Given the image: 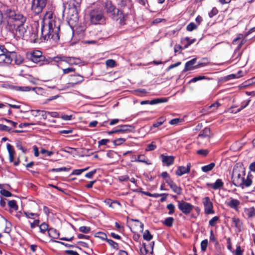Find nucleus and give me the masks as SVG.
I'll return each mask as SVG.
<instances>
[{"mask_svg": "<svg viewBox=\"0 0 255 255\" xmlns=\"http://www.w3.org/2000/svg\"><path fill=\"white\" fill-rule=\"evenodd\" d=\"M245 169L240 164H237L232 172V179L233 184L237 187L242 188L250 186L253 183V176L249 173L245 178Z\"/></svg>", "mask_w": 255, "mask_h": 255, "instance_id": "obj_1", "label": "nucleus"}, {"mask_svg": "<svg viewBox=\"0 0 255 255\" xmlns=\"http://www.w3.org/2000/svg\"><path fill=\"white\" fill-rule=\"evenodd\" d=\"M52 22H49L48 25H42L41 27V34L45 40L53 39L54 40L59 39V32L60 27L55 26V29L53 27Z\"/></svg>", "mask_w": 255, "mask_h": 255, "instance_id": "obj_2", "label": "nucleus"}, {"mask_svg": "<svg viewBox=\"0 0 255 255\" xmlns=\"http://www.w3.org/2000/svg\"><path fill=\"white\" fill-rule=\"evenodd\" d=\"M105 9L109 17L113 20H119L121 25H124L123 14L120 13L118 9L111 1H108L105 4Z\"/></svg>", "mask_w": 255, "mask_h": 255, "instance_id": "obj_3", "label": "nucleus"}, {"mask_svg": "<svg viewBox=\"0 0 255 255\" xmlns=\"http://www.w3.org/2000/svg\"><path fill=\"white\" fill-rule=\"evenodd\" d=\"M89 15L90 21L93 24H102L105 23L106 17L102 9H93L90 10Z\"/></svg>", "mask_w": 255, "mask_h": 255, "instance_id": "obj_4", "label": "nucleus"}, {"mask_svg": "<svg viewBox=\"0 0 255 255\" xmlns=\"http://www.w3.org/2000/svg\"><path fill=\"white\" fill-rule=\"evenodd\" d=\"M132 7V3L131 0H121L118 3V9L120 11V13H122L123 15L124 25L126 24V17L129 13Z\"/></svg>", "mask_w": 255, "mask_h": 255, "instance_id": "obj_5", "label": "nucleus"}, {"mask_svg": "<svg viewBox=\"0 0 255 255\" xmlns=\"http://www.w3.org/2000/svg\"><path fill=\"white\" fill-rule=\"evenodd\" d=\"M27 58L35 63L43 62L42 64H48L50 62L51 59H46L45 56L42 55V53L39 50H34L27 54Z\"/></svg>", "mask_w": 255, "mask_h": 255, "instance_id": "obj_6", "label": "nucleus"}, {"mask_svg": "<svg viewBox=\"0 0 255 255\" xmlns=\"http://www.w3.org/2000/svg\"><path fill=\"white\" fill-rule=\"evenodd\" d=\"M47 0H32L31 10L36 14L41 13L45 7Z\"/></svg>", "mask_w": 255, "mask_h": 255, "instance_id": "obj_7", "label": "nucleus"}, {"mask_svg": "<svg viewBox=\"0 0 255 255\" xmlns=\"http://www.w3.org/2000/svg\"><path fill=\"white\" fill-rule=\"evenodd\" d=\"M178 209L185 215L189 214L194 208V206L188 202L183 200L177 201Z\"/></svg>", "mask_w": 255, "mask_h": 255, "instance_id": "obj_8", "label": "nucleus"}, {"mask_svg": "<svg viewBox=\"0 0 255 255\" xmlns=\"http://www.w3.org/2000/svg\"><path fill=\"white\" fill-rule=\"evenodd\" d=\"M13 59L11 56V53L5 48L4 50L0 52V65H8L11 63Z\"/></svg>", "mask_w": 255, "mask_h": 255, "instance_id": "obj_9", "label": "nucleus"}, {"mask_svg": "<svg viewBox=\"0 0 255 255\" xmlns=\"http://www.w3.org/2000/svg\"><path fill=\"white\" fill-rule=\"evenodd\" d=\"M202 202L204 207V212L206 214L209 215L214 213L213 209V203L209 197L204 198Z\"/></svg>", "mask_w": 255, "mask_h": 255, "instance_id": "obj_10", "label": "nucleus"}, {"mask_svg": "<svg viewBox=\"0 0 255 255\" xmlns=\"http://www.w3.org/2000/svg\"><path fill=\"white\" fill-rule=\"evenodd\" d=\"M81 1L82 0H70L69 1V10L73 13V15H74V14H75L76 18H77Z\"/></svg>", "mask_w": 255, "mask_h": 255, "instance_id": "obj_11", "label": "nucleus"}, {"mask_svg": "<svg viewBox=\"0 0 255 255\" xmlns=\"http://www.w3.org/2000/svg\"><path fill=\"white\" fill-rule=\"evenodd\" d=\"M191 167V164L190 163H187L186 167L179 166L178 167L175 173L177 176H181L185 174L189 173L190 171Z\"/></svg>", "mask_w": 255, "mask_h": 255, "instance_id": "obj_12", "label": "nucleus"}, {"mask_svg": "<svg viewBox=\"0 0 255 255\" xmlns=\"http://www.w3.org/2000/svg\"><path fill=\"white\" fill-rule=\"evenodd\" d=\"M159 157L164 165L169 166L174 163L175 157L173 156L165 155L162 154Z\"/></svg>", "mask_w": 255, "mask_h": 255, "instance_id": "obj_13", "label": "nucleus"}, {"mask_svg": "<svg viewBox=\"0 0 255 255\" xmlns=\"http://www.w3.org/2000/svg\"><path fill=\"white\" fill-rule=\"evenodd\" d=\"M225 204L227 206L237 211L240 204V201L237 199L231 198L225 201Z\"/></svg>", "mask_w": 255, "mask_h": 255, "instance_id": "obj_14", "label": "nucleus"}, {"mask_svg": "<svg viewBox=\"0 0 255 255\" xmlns=\"http://www.w3.org/2000/svg\"><path fill=\"white\" fill-rule=\"evenodd\" d=\"M24 23H20L19 24H14L15 27V34L18 37H21L24 36L26 32V29L24 26Z\"/></svg>", "mask_w": 255, "mask_h": 255, "instance_id": "obj_15", "label": "nucleus"}, {"mask_svg": "<svg viewBox=\"0 0 255 255\" xmlns=\"http://www.w3.org/2000/svg\"><path fill=\"white\" fill-rule=\"evenodd\" d=\"M196 58H193L185 63V67L183 70L184 72L192 70L199 67V65L194 66L196 62Z\"/></svg>", "mask_w": 255, "mask_h": 255, "instance_id": "obj_16", "label": "nucleus"}, {"mask_svg": "<svg viewBox=\"0 0 255 255\" xmlns=\"http://www.w3.org/2000/svg\"><path fill=\"white\" fill-rule=\"evenodd\" d=\"M167 184L169 186L172 191L177 195H181L182 193V189L177 186L176 184L173 181L170 180L167 181Z\"/></svg>", "mask_w": 255, "mask_h": 255, "instance_id": "obj_17", "label": "nucleus"}, {"mask_svg": "<svg viewBox=\"0 0 255 255\" xmlns=\"http://www.w3.org/2000/svg\"><path fill=\"white\" fill-rule=\"evenodd\" d=\"M30 112L31 113V115L35 117L41 116L43 120H46L47 119V111H46L31 110H30Z\"/></svg>", "mask_w": 255, "mask_h": 255, "instance_id": "obj_18", "label": "nucleus"}, {"mask_svg": "<svg viewBox=\"0 0 255 255\" xmlns=\"http://www.w3.org/2000/svg\"><path fill=\"white\" fill-rule=\"evenodd\" d=\"M220 106H221V104L219 102H216L215 103L212 104L209 106L205 107L203 109V110L207 114H208L214 112L217 109V108Z\"/></svg>", "mask_w": 255, "mask_h": 255, "instance_id": "obj_19", "label": "nucleus"}, {"mask_svg": "<svg viewBox=\"0 0 255 255\" xmlns=\"http://www.w3.org/2000/svg\"><path fill=\"white\" fill-rule=\"evenodd\" d=\"M1 8L2 9V10L4 12L5 15H6L9 18L12 19L16 12L13 9H12L11 8L6 6H2L1 7Z\"/></svg>", "mask_w": 255, "mask_h": 255, "instance_id": "obj_20", "label": "nucleus"}, {"mask_svg": "<svg viewBox=\"0 0 255 255\" xmlns=\"http://www.w3.org/2000/svg\"><path fill=\"white\" fill-rule=\"evenodd\" d=\"M7 149L9 154V160L10 162L14 161V156L15 155V150L13 146L9 143L6 144Z\"/></svg>", "mask_w": 255, "mask_h": 255, "instance_id": "obj_21", "label": "nucleus"}, {"mask_svg": "<svg viewBox=\"0 0 255 255\" xmlns=\"http://www.w3.org/2000/svg\"><path fill=\"white\" fill-rule=\"evenodd\" d=\"M66 60V62L71 65H78L82 62V60L80 58L74 57H67Z\"/></svg>", "mask_w": 255, "mask_h": 255, "instance_id": "obj_22", "label": "nucleus"}, {"mask_svg": "<svg viewBox=\"0 0 255 255\" xmlns=\"http://www.w3.org/2000/svg\"><path fill=\"white\" fill-rule=\"evenodd\" d=\"M196 39H190L188 37H186L181 39V43L184 45L183 49L187 48L189 45L194 43Z\"/></svg>", "mask_w": 255, "mask_h": 255, "instance_id": "obj_23", "label": "nucleus"}, {"mask_svg": "<svg viewBox=\"0 0 255 255\" xmlns=\"http://www.w3.org/2000/svg\"><path fill=\"white\" fill-rule=\"evenodd\" d=\"M223 185L222 180L220 179H217L214 183H207V186L210 187L214 190L220 188Z\"/></svg>", "mask_w": 255, "mask_h": 255, "instance_id": "obj_24", "label": "nucleus"}, {"mask_svg": "<svg viewBox=\"0 0 255 255\" xmlns=\"http://www.w3.org/2000/svg\"><path fill=\"white\" fill-rule=\"evenodd\" d=\"M48 233L49 237L53 239H58L60 235L58 231L54 228H50L48 230Z\"/></svg>", "mask_w": 255, "mask_h": 255, "instance_id": "obj_25", "label": "nucleus"}, {"mask_svg": "<svg viewBox=\"0 0 255 255\" xmlns=\"http://www.w3.org/2000/svg\"><path fill=\"white\" fill-rule=\"evenodd\" d=\"M72 76L73 77L72 79V81H73L72 84L73 85L80 84L84 80V77L79 74L74 75Z\"/></svg>", "mask_w": 255, "mask_h": 255, "instance_id": "obj_26", "label": "nucleus"}, {"mask_svg": "<svg viewBox=\"0 0 255 255\" xmlns=\"http://www.w3.org/2000/svg\"><path fill=\"white\" fill-rule=\"evenodd\" d=\"M12 19L15 21H19L20 23H25L26 18L22 14L15 12Z\"/></svg>", "mask_w": 255, "mask_h": 255, "instance_id": "obj_27", "label": "nucleus"}, {"mask_svg": "<svg viewBox=\"0 0 255 255\" xmlns=\"http://www.w3.org/2000/svg\"><path fill=\"white\" fill-rule=\"evenodd\" d=\"M242 71H239L238 72L237 74H232L231 75H229L227 76L224 77V81H228L231 79H236V78H239L242 76Z\"/></svg>", "mask_w": 255, "mask_h": 255, "instance_id": "obj_28", "label": "nucleus"}, {"mask_svg": "<svg viewBox=\"0 0 255 255\" xmlns=\"http://www.w3.org/2000/svg\"><path fill=\"white\" fill-rule=\"evenodd\" d=\"M251 102V100L250 99H249L247 101H243L242 103H241V107L237 109V110L235 112V113H237V112H240L241 110L245 108L246 107H247L250 102ZM229 112L230 113H233L234 112V111L233 110H232L231 109V110H229Z\"/></svg>", "mask_w": 255, "mask_h": 255, "instance_id": "obj_29", "label": "nucleus"}, {"mask_svg": "<svg viewBox=\"0 0 255 255\" xmlns=\"http://www.w3.org/2000/svg\"><path fill=\"white\" fill-rule=\"evenodd\" d=\"M210 133V129L208 128H205L200 132V133L198 135V136L202 138L208 137L209 136Z\"/></svg>", "mask_w": 255, "mask_h": 255, "instance_id": "obj_30", "label": "nucleus"}, {"mask_svg": "<svg viewBox=\"0 0 255 255\" xmlns=\"http://www.w3.org/2000/svg\"><path fill=\"white\" fill-rule=\"evenodd\" d=\"M215 166V164L213 162H212L208 165L202 166L201 169L204 172H208L212 170Z\"/></svg>", "mask_w": 255, "mask_h": 255, "instance_id": "obj_31", "label": "nucleus"}, {"mask_svg": "<svg viewBox=\"0 0 255 255\" xmlns=\"http://www.w3.org/2000/svg\"><path fill=\"white\" fill-rule=\"evenodd\" d=\"M167 99L165 98H156L154 99L151 101H150V105H154L157 104L161 103H165L167 102Z\"/></svg>", "mask_w": 255, "mask_h": 255, "instance_id": "obj_32", "label": "nucleus"}, {"mask_svg": "<svg viewBox=\"0 0 255 255\" xmlns=\"http://www.w3.org/2000/svg\"><path fill=\"white\" fill-rule=\"evenodd\" d=\"M143 238L144 240L150 241L153 238V236L150 234L149 230H145L143 233Z\"/></svg>", "mask_w": 255, "mask_h": 255, "instance_id": "obj_33", "label": "nucleus"}, {"mask_svg": "<svg viewBox=\"0 0 255 255\" xmlns=\"http://www.w3.org/2000/svg\"><path fill=\"white\" fill-rule=\"evenodd\" d=\"M51 59V62L52 61H54L56 62H58L59 61H64V62H66L67 60V56H55L54 57H53L52 58V59L50 58Z\"/></svg>", "mask_w": 255, "mask_h": 255, "instance_id": "obj_34", "label": "nucleus"}, {"mask_svg": "<svg viewBox=\"0 0 255 255\" xmlns=\"http://www.w3.org/2000/svg\"><path fill=\"white\" fill-rule=\"evenodd\" d=\"M140 252L142 255H146L149 252V250L146 247L145 243H142L140 247Z\"/></svg>", "mask_w": 255, "mask_h": 255, "instance_id": "obj_35", "label": "nucleus"}, {"mask_svg": "<svg viewBox=\"0 0 255 255\" xmlns=\"http://www.w3.org/2000/svg\"><path fill=\"white\" fill-rule=\"evenodd\" d=\"M7 202H8V205L9 207V208L13 209L15 211H16L18 210V207L16 204V201L12 200L7 201Z\"/></svg>", "mask_w": 255, "mask_h": 255, "instance_id": "obj_36", "label": "nucleus"}, {"mask_svg": "<svg viewBox=\"0 0 255 255\" xmlns=\"http://www.w3.org/2000/svg\"><path fill=\"white\" fill-rule=\"evenodd\" d=\"M173 222L174 219L172 217H168L162 223L166 226L170 227L172 226Z\"/></svg>", "mask_w": 255, "mask_h": 255, "instance_id": "obj_37", "label": "nucleus"}, {"mask_svg": "<svg viewBox=\"0 0 255 255\" xmlns=\"http://www.w3.org/2000/svg\"><path fill=\"white\" fill-rule=\"evenodd\" d=\"M198 27V25L195 24L194 22H190L186 27V30L188 31H192L196 29Z\"/></svg>", "mask_w": 255, "mask_h": 255, "instance_id": "obj_38", "label": "nucleus"}, {"mask_svg": "<svg viewBox=\"0 0 255 255\" xmlns=\"http://www.w3.org/2000/svg\"><path fill=\"white\" fill-rule=\"evenodd\" d=\"M24 214L27 218L31 219H36V217H38V214L36 213H30L29 212H24Z\"/></svg>", "mask_w": 255, "mask_h": 255, "instance_id": "obj_39", "label": "nucleus"}, {"mask_svg": "<svg viewBox=\"0 0 255 255\" xmlns=\"http://www.w3.org/2000/svg\"><path fill=\"white\" fill-rule=\"evenodd\" d=\"M107 242L113 249L117 250L119 249L118 244L114 242L113 240L108 239Z\"/></svg>", "mask_w": 255, "mask_h": 255, "instance_id": "obj_40", "label": "nucleus"}, {"mask_svg": "<svg viewBox=\"0 0 255 255\" xmlns=\"http://www.w3.org/2000/svg\"><path fill=\"white\" fill-rule=\"evenodd\" d=\"M137 162H143L145 163L147 165L150 164V162H148L147 161L145 160L144 158V155L142 154H139L137 157Z\"/></svg>", "mask_w": 255, "mask_h": 255, "instance_id": "obj_41", "label": "nucleus"}, {"mask_svg": "<svg viewBox=\"0 0 255 255\" xmlns=\"http://www.w3.org/2000/svg\"><path fill=\"white\" fill-rule=\"evenodd\" d=\"M89 167H88L83 169H75L72 172L71 175H80L82 172L87 170L89 169Z\"/></svg>", "mask_w": 255, "mask_h": 255, "instance_id": "obj_42", "label": "nucleus"}, {"mask_svg": "<svg viewBox=\"0 0 255 255\" xmlns=\"http://www.w3.org/2000/svg\"><path fill=\"white\" fill-rule=\"evenodd\" d=\"M106 64L108 67L113 68L116 66V62L113 59H108L106 61Z\"/></svg>", "mask_w": 255, "mask_h": 255, "instance_id": "obj_43", "label": "nucleus"}, {"mask_svg": "<svg viewBox=\"0 0 255 255\" xmlns=\"http://www.w3.org/2000/svg\"><path fill=\"white\" fill-rule=\"evenodd\" d=\"M231 220L236 227L240 228L241 226L242 222L239 218H233Z\"/></svg>", "mask_w": 255, "mask_h": 255, "instance_id": "obj_44", "label": "nucleus"}, {"mask_svg": "<svg viewBox=\"0 0 255 255\" xmlns=\"http://www.w3.org/2000/svg\"><path fill=\"white\" fill-rule=\"evenodd\" d=\"M48 229V225L45 223H43L40 225H39L40 231L42 233H44L45 232V231L49 230Z\"/></svg>", "mask_w": 255, "mask_h": 255, "instance_id": "obj_45", "label": "nucleus"}, {"mask_svg": "<svg viewBox=\"0 0 255 255\" xmlns=\"http://www.w3.org/2000/svg\"><path fill=\"white\" fill-rule=\"evenodd\" d=\"M121 128H122L123 132H127V131H131V129L130 128H133V127L131 125H122Z\"/></svg>", "mask_w": 255, "mask_h": 255, "instance_id": "obj_46", "label": "nucleus"}, {"mask_svg": "<svg viewBox=\"0 0 255 255\" xmlns=\"http://www.w3.org/2000/svg\"><path fill=\"white\" fill-rule=\"evenodd\" d=\"M33 222H31L30 221H29L30 224V227L32 229H33L35 228L36 227L39 226V223L40 221L38 219H34Z\"/></svg>", "mask_w": 255, "mask_h": 255, "instance_id": "obj_47", "label": "nucleus"}, {"mask_svg": "<svg viewBox=\"0 0 255 255\" xmlns=\"http://www.w3.org/2000/svg\"><path fill=\"white\" fill-rule=\"evenodd\" d=\"M0 193L2 196L6 197H11L12 196V194L9 191L3 189L0 190Z\"/></svg>", "mask_w": 255, "mask_h": 255, "instance_id": "obj_48", "label": "nucleus"}, {"mask_svg": "<svg viewBox=\"0 0 255 255\" xmlns=\"http://www.w3.org/2000/svg\"><path fill=\"white\" fill-rule=\"evenodd\" d=\"M167 208L169 210L168 214L172 215L174 213L175 206L172 204H169L167 206Z\"/></svg>", "mask_w": 255, "mask_h": 255, "instance_id": "obj_49", "label": "nucleus"}, {"mask_svg": "<svg viewBox=\"0 0 255 255\" xmlns=\"http://www.w3.org/2000/svg\"><path fill=\"white\" fill-rule=\"evenodd\" d=\"M208 240L207 239L204 240L201 242V249L202 251L205 252L208 246Z\"/></svg>", "mask_w": 255, "mask_h": 255, "instance_id": "obj_50", "label": "nucleus"}, {"mask_svg": "<svg viewBox=\"0 0 255 255\" xmlns=\"http://www.w3.org/2000/svg\"><path fill=\"white\" fill-rule=\"evenodd\" d=\"M79 231L83 233L87 234L91 231V228L87 226H81L79 228Z\"/></svg>", "mask_w": 255, "mask_h": 255, "instance_id": "obj_51", "label": "nucleus"}, {"mask_svg": "<svg viewBox=\"0 0 255 255\" xmlns=\"http://www.w3.org/2000/svg\"><path fill=\"white\" fill-rule=\"evenodd\" d=\"M126 141V139H125V138H119L115 139L113 141V142L115 145H120L122 144V143H123Z\"/></svg>", "mask_w": 255, "mask_h": 255, "instance_id": "obj_52", "label": "nucleus"}, {"mask_svg": "<svg viewBox=\"0 0 255 255\" xmlns=\"http://www.w3.org/2000/svg\"><path fill=\"white\" fill-rule=\"evenodd\" d=\"M164 122V119L162 118H160L157 121H156L153 124V127L154 128L158 127L162 125L163 124Z\"/></svg>", "mask_w": 255, "mask_h": 255, "instance_id": "obj_53", "label": "nucleus"}, {"mask_svg": "<svg viewBox=\"0 0 255 255\" xmlns=\"http://www.w3.org/2000/svg\"><path fill=\"white\" fill-rule=\"evenodd\" d=\"M31 88L28 86H24V87H16L15 90L17 91H29L31 90Z\"/></svg>", "mask_w": 255, "mask_h": 255, "instance_id": "obj_54", "label": "nucleus"}, {"mask_svg": "<svg viewBox=\"0 0 255 255\" xmlns=\"http://www.w3.org/2000/svg\"><path fill=\"white\" fill-rule=\"evenodd\" d=\"M96 237H98L100 239H101L103 240H106L107 241V235L103 232H98L96 234V235L95 236Z\"/></svg>", "mask_w": 255, "mask_h": 255, "instance_id": "obj_55", "label": "nucleus"}, {"mask_svg": "<svg viewBox=\"0 0 255 255\" xmlns=\"http://www.w3.org/2000/svg\"><path fill=\"white\" fill-rule=\"evenodd\" d=\"M11 129L12 128H10L9 126L3 125L2 124H0V131H6L10 132Z\"/></svg>", "mask_w": 255, "mask_h": 255, "instance_id": "obj_56", "label": "nucleus"}, {"mask_svg": "<svg viewBox=\"0 0 255 255\" xmlns=\"http://www.w3.org/2000/svg\"><path fill=\"white\" fill-rule=\"evenodd\" d=\"M161 176L165 179V182L166 183H167V181H170V180H172L169 175L168 174V173L166 172V171H164V172H163L161 174Z\"/></svg>", "mask_w": 255, "mask_h": 255, "instance_id": "obj_57", "label": "nucleus"}, {"mask_svg": "<svg viewBox=\"0 0 255 255\" xmlns=\"http://www.w3.org/2000/svg\"><path fill=\"white\" fill-rule=\"evenodd\" d=\"M204 79H205V77L204 76H199L197 77H195L192 78V79H191L189 81V83L196 82L198 81L201 80H203Z\"/></svg>", "mask_w": 255, "mask_h": 255, "instance_id": "obj_58", "label": "nucleus"}, {"mask_svg": "<svg viewBox=\"0 0 255 255\" xmlns=\"http://www.w3.org/2000/svg\"><path fill=\"white\" fill-rule=\"evenodd\" d=\"M1 120L5 121L7 123H9L11 126V128H16V126L17 125V123L16 122L12 121L11 120L6 119L5 118H2V119H1Z\"/></svg>", "mask_w": 255, "mask_h": 255, "instance_id": "obj_59", "label": "nucleus"}, {"mask_svg": "<svg viewBox=\"0 0 255 255\" xmlns=\"http://www.w3.org/2000/svg\"><path fill=\"white\" fill-rule=\"evenodd\" d=\"M156 148V145L154 143V142H152L150 144L147 145V148L145 149L146 151H152L154 150Z\"/></svg>", "mask_w": 255, "mask_h": 255, "instance_id": "obj_60", "label": "nucleus"}, {"mask_svg": "<svg viewBox=\"0 0 255 255\" xmlns=\"http://www.w3.org/2000/svg\"><path fill=\"white\" fill-rule=\"evenodd\" d=\"M63 74H67L70 73L71 72H73L75 71V68L73 67H68L67 68L63 69Z\"/></svg>", "mask_w": 255, "mask_h": 255, "instance_id": "obj_61", "label": "nucleus"}, {"mask_svg": "<svg viewBox=\"0 0 255 255\" xmlns=\"http://www.w3.org/2000/svg\"><path fill=\"white\" fill-rule=\"evenodd\" d=\"M209 151L207 149H200L197 151V153L206 156L208 155Z\"/></svg>", "mask_w": 255, "mask_h": 255, "instance_id": "obj_62", "label": "nucleus"}, {"mask_svg": "<svg viewBox=\"0 0 255 255\" xmlns=\"http://www.w3.org/2000/svg\"><path fill=\"white\" fill-rule=\"evenodd\" d=\"M16 146L18 149L22 150L23 153H25L26 151V148L22 146L21 142L20 141L16 142Z\"/></svg>", "mask_w": 255, "mask_h": 255, "instance_id": "obj_63", "label": "nucleus"}, {"mask_svg": "<svg viewBox=\"0 0 255 255\" xmlns=\"http://www.w3.org/2000/svg\"><path fill=\"white\" fill-rule=\"evenodd\" d=\"M182 122V119H179V118H175V119H173L171 120L169 122V123L170 125H177L178 123H179L180 122Z\"/></svg>", "mask_w": 255, "mask_h": 255, "instance_id": "obj_64", "label": "nucleus"}]
</instances>
